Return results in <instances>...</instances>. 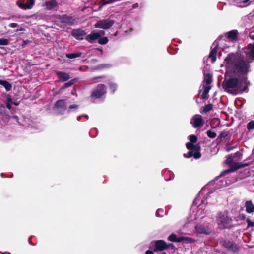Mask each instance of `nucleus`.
Wrapping results in <instances>:
<instances>
[{
    "mask_svg": "<svg viewBox=\"0 0 254 254\" xmlns=\"http://www.w3.org/2000/svg\"><path fill=\"white\" fill-rule=\"evenodd\" d=\"M223 65L226 69V76L242 77L240 81L236 77L225 79L222 85L224 90L233 95L245 91L249 84L245 77L250 71L249 63L237 54H230L225 59L221 66Z\"/></svg>",
    "mask_w": 254,
    "mask_h": 254,
    "instance_id": "1",
    "label": "nucleus"
},
{
    "mask_svg": "<svg viewBox=\"0 0 254 254\" xmlns=\"http://www.w3.org/2000/svg\"><path fill=\"white\" fill-rule=\"evenodd\" d=\"M216 222L221 229L228 228L232 222V220L227 214L225 213H219L216 216Z\"/></svg>",
    "mask_w": 254,
    "mask_h": 254,
    "instance_id": "2",
    "label": "nucleus"
},
{
    "mask_svg": "<svg viewBox=\"0 0 254 254\" xmlns=\"http://www.w3.org/2000/svg\"><path fill=\"white\" fill-rule=\"evenodd\" d=\"M116 16L112 14L109 18L106 19H102L98 21L95 24L94 27L96 28L108 29L111 27L115 22L114 18Z\"/></svg>",
    "mask_w": 254,
    "mask_h": 254,
    "instance_id": "3",
    "label": "nucleus"
},
{
    "mask_svg": "<svg viewBox=\"0 0 254 254\" xmlns=\"http://www.w3.org/2000/svg\"><path fill=\"white\" fill-rule=\"evenodd\" d=\"M190 124L195 128H200L203 126L204 121L201 115L196 114L191 118L190 120Z\"/></svg>",
    "mask_w": 254,
    "mask_h": 254,
    "instance_id": "4",
    "label": "nucleus"
},
{
    "mask_svg": "<svg viewBox=\"0 0 254 254\" xmlns=\"http://www.w3.org/2000/svg\"><path fill=\"white\" fill-rule=\"evenodd\" d=\"M242 154L239 152H237L234 155H230L227 158L226 163L230 166H233L235 165L236 166L237 162L241 159ZM237 167H236V169Z\"/></svg>",
    "mask_w": 254,
    "mask_h": 254,
    "instance_id": "5",
    "label": "nucleus"
},
{
    "mask_svg": "<svg viewBox=\"0 0 254 254\" xmlns=\"http://www.w3.org/2000/svg\"><path fill=\"white\" fill-rule=\"evenodd\" d=\"M105 34V32L102 30L99 31H92L90 34L85 37V39L90 43H93L96 40H98L101 35Z\"/></svg>",
    "mask_w": 254,
    "mask_h": 254,
    "instance_id": "6",
    "label": "nucleus"
},
{
    "mask_svg": "<svg viewBox=\"0 0 254 254\" xmlns=\"http://www.w3.org/2000/svg\"><path fill=\"white\" fill-rule=\"evenodd\" d=\"M205 200H202V203L199 204L198 206L197 207V211L194 214V218L195 219H197L198 218H203L205 214V209L206 205V203L205 202Z\"/></svg>",
    "mask_w": 254,
    "mask_h": 254,
    "instance_id": "7",
    "label": "nucleus"
},
{
    "mask_svg": "<svg viewBox=\"0 0 254 254\" xmlns=\"http://www.w3.org/2000/svg\"><path fill=\"white\" fill-rule=\"evenodd\" d=\"M106 93V86L102 84H99L93 91L92 96L95 98H99Z\"/></svg>",
    "mask_w": 254,
    "mask_h": 254,
    "instance_id": "8",
    "label": "nucleus"
},
{
    "mask_svg": "<svg viewBox=\"0 0 254 254\" xmlns=\"http://www.w3.org/2000/svg\"><path fill=\"white\" fill-rule=\"evenodd\" d=\"M218 40L215 41L212 45V50L210 52L209 57L211 58V61L212 63L215 62L216 60V53L217 51V48L219 45Z\"/></svg>",
    "mask_w": 254,
    "mask_h": 254,
    "instance_id": "9",
    "label": "nucleus"
},
{
    "mask_svg": "<svg viewBox=\"0 0 254 254\" xmlns=\"http://www.w3.org/2000/svg\"><path fill=\"white\" fill-rule=\"evenodd\" d=\"M72 35L77 40H82L86 35V32L84 30L77 29H74L71 32Z\"/></svg>",
    "mask_w": 254,
    "mask_h": 254,
    "instance_id": "10",
    "label": "nucleus"
},
{
    "mask_svg": "<svg viewBox=\"0 0 254 254\" xmlns=\"http://www.w3.org/2000/svg\"><path fill=\"white\" fill-rule=\"evenodd\" d=\"M55 108L56 109L59 113L64 111L66 109V101L64 100H59L55 104Z\"/></svg>",
    "mask_w": 254,
    "mask_h": 254,
    "instance_id": "11",
    "label": "nucleus"
},
{
    "mask_svg": "<svg viewBox=\"0 0 254 254\" xmlns=\"http://www.w3.org/2000/svg\"><path fill=\"white\" fill-rule=\"evenodd\" d=\"M35 3L34 0H27L26 3L17 2L18 6L22 9L26 10L31 9Z\"/></svg>",
    "mask_w": 254,
    "mask_h": 254,
    "instance_id": "12",
    "label": "nucleus"
},
{
    "mask_svg": "<svg viewBox=\"0 0 254 254\" xmlns=\"http://www.w3.org/2000/svg\"><path fill=\"white\" fill-rule=\"evenodd\" d=\"M168 248V246L163 240H158L155 242V250L162 251Z\"/></svg>",
    "mask_w": 254,
    "mask_h": 254,
    "instance_id": "13",
    "label": "nucleus"
},
{
    "mask_svg": "<svg viewBox=\"0 0 254 254\" xmlns=\"http://www.w3.org/2000/svg\"><path fill=\"white\" fill-rule=\"evenodd\" d=\"M223 246L226 248L231 250L232 251L235 252L238 250V246L233 244L229 241H225L223 243Z\"/></svg>",
    "mask_w": 254,
    "mask_h": 254,
    "instance_id": "14",
    "label": "nucleus"
},
{
    "mask_svg": "<svg viewBox=\"0 0 254 254\" xmlns=\"http://www.w3.org/2000/svg\"><path fill=\"white\" fill-rule=\"evenodd\" d=\"M59 19L62 22L68 24H72L75 21V19L72 17L66 15H63L60 16Z\"/></svg>",
    "mask_w": 254,
    "mask_h": 254,
    "instance_id": "15",
    "label": "nucleus"
},
{
    "mask_svg": "<svg viewBox=\"0 0 254 254\" xmlns=\"http://www.w3.org/2000/svg\"><path fill=\"white\" fill-rule=\"evenodd\" d=\"M196 231L200 234H208L210 232V229L207 227L201 225H197L195 226Z\"/></svg>",
    "mask_w": 254,
    "mask_h": 254,
    "instance_id": "16",
    "label": "nucleus"
},
{
    "mask_svg": "<svg viewBox=\"0 0 254 254\" xmlns=\"http://www.w3.org/2000/svg\"><path fill=\"white\" fill-rule=\"evenodd\" d=\"M246 211L248 213H254V204H253L251 200L246 201L245 203Z\"/></svg>",
    "mask_w": 254,
    "mask_h": 254,
    "instance_id": "17",
    "label": "nucleus"
},
{
    "mask_svg": "<svg viewBox=\"0 0 254 254\" xmlns=\"http://www.w3.org/2000/svg\"><path fill=\"white\" fill-rule=\"evenodd\" d=\"M56 74L62 82L67 81L70 78L69 75L65 72L59 71L57 72Z\"/></svg>",
    "mask_w": 254,
    "mask_h": 254,
    "instance_id": "18",
    "label": "nucleus"
},
{
    "mask_svg": "<svg viewBox=\"0 0 254 254\" xmlns=\"http://www.w3.org/2000/svg\"><path fill=\"white\" fill-rule=\"evenodd\" d=\"M238 31L232 30L227 33V38L232 41H236L237 39Z\"/></svg>",
    "mask_w": 254,
    "mask_h": 254,
    "instance_id": "19",
    "label": "nucleus"
},
{
    "mask_svg": "<svg viewBox=\"0 0 254 254\" xmlns=\"http://www.w3.org/2000/svg\"><path fill=\"white\" fill-rule=\"evenodd\" d=\"M43 5L47 9L50 10L56 6L57 2L55 0H52L45 2Z\"/></svg>",
    "mask_w": 254,
    "mask_h": 254,
    "instance_id": "20",
    "label": "nucleus"
},
{
    "mask_svg": "<svg viewBox=\"0 0 254 254\" xmlns=\"http://www.w3.org/2000/svg\"><path fill=\"white\" fill-rule=\"evenodd\" d=\"M237 3L240 4L239 6L244 7L250 4V2L252 1V0H233Z\"/></svg>",
    "mask_w": 254,
    "mask_h": 254,
    "instance_id": "21",
    "label": "nucleus"
},
{
    "mask_svg": "<svg viewBox=\"0 0 254 254\" xmlns=\"http://www.w3.org/2000/svg\"><path fill=\"white\" fill-rule=\"evenodd\" d=\"M0 84L2 85L7 91H9L11 89V85L7 81L0 80Z\"/></svg>",
    "mask_w": 254,
    "mask_h": 254,
    "instance_id": "22",
    "label": "nucleus"
},
{
    "mask_svg": "<svg viewBox=\"0 0 254 254\" xmlns=\"http://www.w3.org/2000/svg\"><path fill=\"white\" fill-rule=\"evenodd\" d=\"M181 237H177L176 235L175 234H171L168 238L169 241L174 242H181Z\"/></svg>",
    "mask_w": 254,
    "mask_h": 254,
    "instance_id": "23",
    "label": "nucleus"
},
{
    "mask_svg": "<svg viewBox=\"0 0 254 254\" xmlns=\"http://www.w3.org/2000/svg\"><path fill=\"white\" fill-rule=\"evenodd\" d=\"M181 242L184 241L186 243H192L195 241V240L191 238L188 237H181Z\"/></svg>",
    "mask_w": 254,
    "mask_h": 254,
    "instance_id": "24",
    "label": "nucleus"
},
{
    "mask_svg": "<svg viewBox=\"0 0 254 254\" xmlns=\"http://www.w3.org/2000/svg\"><path fill=\"white\" fill-rule=\"evenodd\" d=\"M82 55V53L80 52H78L77 53H70L67 54L66 57L69 59H73L75 58L80 57Z\"/></svg>",
    "mask_w": 254,
    "mask_h": 254,
    "instance_id": "25",
    "label": "nucleus"
},
{
    "mask_svg": "<svg viewBox=\"0 0 254 254\" xmlns=\"http://www.w3.org/2000/svg\"><path fill=\"white\" fill-rule=\"evenodd\" d=\"M204 84H210L212 82V77L210 74H208L204 76Z\"/></svg>",
    "mask_w": 254,
    "mask_h": 254,
    "instance_id": "26",
    "label": "nucleus"
},
{
    "mask_svg": "<svg viewBox=\"0 0 254 254\" xmlns=\"http://www.w3.org/2000/svg\"><path fill=\"white\" fill-rule=\"evenodd\" d=\"M108 39L107 37H101L98 39V43L101 45H104L108 42Z\"/></svg>",
    "mask_w": 254,
    "mask_h": 254,
    "instance_id": "27",
    "label": "nucleus"
},
{
    "mask_svg": "<svg viewBox=\"0 0 254 254\" xmlns=\"http://www.w3.org/2000/svg\"><path fill=\"white\" fill-rule=\"evenodd\" d=\"M186 147L188 149L195 150L196 149V146L194 145L193 143L188 142L186 143Z\"/></svg>",
    "mask_w": 254,
    "mask_h": 254,
    "instance_id": "28",
    "label": "nucleus"
},
{
    "mask_svg": "<svg viewBox=\"0 0 254 254\" xmlns=\"http://www.w3.org/2000/svg\"><path fill=\"white\" fill-rule=\"evenodd\" d=\"M110 89L112 90V93H114L117 88V84L114 82H110L109 84Z\"/></svg>",
    "mask_w": 254,
    "mask_h": 254,
    "instance_id": "29",
    "label": "nucleus"
},
{
    "mask_svg": "<svg viewBox=\"0 0 254 254\" xmlns=\"http://www.w3.org/2000/svg\"><path fill=\"white\" fill-rule=\"evenodd\" d=\"M212 108L213 105L212 104H208L204 107L202 112L204 113H207L211 111L212 109Z\"/></svg>",
    "mask_w": 254,
    "mask_h": 254,
    "instance_id": "30",
    "label": "nucleus"
},
{
    "mask_svg": "<svg viewBox=\"0 0 254 254\" xmlns=\"http://www.w3.org/2000/svg\"><path fill=\"white\" fill-rule=\"evenodd\" d=\"M9 41L7 39L1 38L0 39V45H8Z\"/></svg>",
    "mask_w": 254,
    "mask_h": 254,
    "instance_id": "31",
    "label": "nucleus"
},
{
    "mask_svg": "<svg viewBox=\"0 0 254 254\" xmlns=\"http://www.w3.org/2000/svg\"><path fill=\"white\" fill-rule=\"evenodd\" d=\"M207 136L211 138H214L216 136V133L214 132H212L211 130H208L207 131Z\"/></svg>",
    "mask_w": 254,
    "mask_h": 254,
    "instance_id": "32",
    "label": "nucleus"
},
{
    "mask_svg": "<svg viewBox=\"0 0 254 254\" xmlns=\"http://www.w3.org/2000/svg\"><path fill=\"white\" fill-rule=\"evenodd\" d=\"M12 103V99L10 97H8L6 98V107L8 109H11V104Z\"/></svg>",
    "mask_w": 254,
    "mask_h": 254,
    "instance_id": "33",
    "label": "nucleus"
},
{
    "mask_svg": "<svg viewBox=\"0 0 254 254\" xmlns=\"http://www.w3.org/2000/svg\"><path fill=\"white\" fill-rule=\"evenodd\" d=\"M78 105H77L76 104L71 105L69 107L68 112H70L76 110L78 109Z\"/></svg>",
    "mask_w": 254,
    "mask_h": 254,
    "instance_id": "34",
    "label": "nucleus"
},
{
    "mask_svg": "<svg viewBox=\"0 0 254 254\" xmlns=\"http://www.w3.org/2000/svg\"><path fill=\"white\" fill-rule=\"evenodd\" d=\"M203 91H204L205 92H209V90L211 89L210 85L204 84L203 85Z\"/></svg>",
    "mask_w": 254,
    "mask_h": 254,
    "instance_id": "35",
    "label": "nucleus"
},
{
    "mask_svg": "<svg viewBox=\"0 0 254 254\" xmlns=\"http://www.w3.org/2000/svg\"><path fill=\"white\" fill-rule=\"evenodd\" d=\"M247 128L249 130L254 129V121H251L247 124Z\"/></svg>",
    "mask_w": 254,
    "mask_h": 254,
    "instance_id": "36",
    "label": "nucleus"
},
{
    "mask_svg": "<svg viewBox=\"0 0 254 254\" xmlns=\"http://www.w3.org/2000/svg\"><path fill=\"white\" fill-rule=\"evenodd\" d=\"M189 139L191 143H195L197 141V137L194 135H191L189 136Z\"/></svg>",
    "mask_w": 254,
    "mask_h": 254,
    "instance_id": "37",
    "label": "nucleus"
},
{
    "mask_svg": "<svg viewBox=\"0 0 254 254\" xmlns=\"http://www.w3.org/2000/svg\"><path fill=\"white\" fill-rule=\"evenodd\" d=\"M75 81V79H73V80L69 81V82H68L67 83H65L64 84V87L65 88H67V87L70 86L71 85H73Z\"/></svg>",
    "mask_w": 254,
    "mask_h": 254,
    "instance_id": "38",
    "label": "nucleus"
},
{
    "mask_svg": "<svg viewBox=\"0 0 254 254\" xmlns=\"http://www.w3.org/2000/svg\"><path fill=\"white\" fill-rule=\"evenodd\" d=\"M184 156L185 158H190V157L193 156V151H189L187 153L184 154Z\"/></svg>",
    "mask_w": 254,
    "mask_h": 254,
    "instance_id": "39",
    "label": "nucleus"
},
{
    "mask_svg": "<svg viewBox=\"0 0 254 254\" xmlns=\"http://www.w3.org/2000/svg\"><path fill=\"white\" fill-rule=\"evenodd\" d=\"M193 156L195 159H198L201 157V154L199 152L197 151L193 154Z\"/></svg>",
    "mask_w": 254,
    "mask_h": 254,
    "instance_id": "40",
    "label": "nucleus"
},
{
    "mask_svg": "<svg viewBox=\"0 0 254 254\" xmlns=\"http://www.w3.org/2000/svg\"><path fill=\"white\" fill-rule=\"evenodd\" d=\"M247 222L248 223V227H253L254 226V223L249 219H247Z\"/></svg>",
    "mask_w": 254,
    "mask_h": 254,
    "instance_id": "41",
    "label": "nucleus"
},
{
    "mask_svg": "<svg viewBox=\"0 0 254 254\" xmlns=\"http://www.w3.org/2000/svg\"><path fill=\"white\" fill-rule=\"evenodd\" d=\"M106 0H102L101 2L100 3V6H99V9L100 10L102 7L105 5L106 4Z\"/></svg>",
    "mask_w": 254,
    "mask_h": 254,
    "instance_id": "42",
    "label": "nucleus"
},
{
    "mask_svg": "<svg viewBox=\"0 0 254 254\" xmlns=\"http://www.w3.org/2000/svg\"><path fill=\"white\" fill-rule=\"evenodd\" d=\"M208 92H205L204 91H203L202 94V99H206L207 98V94Z\"/></svg>",
    "mask_w": 254,
    "mask_h": 254,
    "instance_id": "43",
    "label": "nucleus"
},
{
    "mask_svg": "<svg viewBox=\"0 0 254 254\" xmlns=\"http://www.w3.org/2000/svg\"><path fill=\"white\" fill-rule=\"evenodd\" d=\"M197 201H198V199L197 198H196L194 201H193V204H192V208L194 209H195V206L197 205Z\"/></svg>",
    "mask_w": 254,
    "mask_h": 254,
    "instance_id": "44",
    "label": "nucleus"
},
{
    "mask_svg": "<svg viewBox=\"0 0 254 254\" xmlns=\"http://www.w3.org/2000/svg\"><path fill=\"white\" fill-rule=\"evenodd\" d=\"M161 211H163L162 210H161V209H158L156 212V216H162V214H160V212Z\"/></svg>",
    "mask_w": 254,
    "mask_h": 254,
    "instance_id": "45",
    "label": "nucleus"
},
{
    "mask_svg": "<svg viewBox=\"0 0 254 254\" xmlns=\"http://www.w3.org/2000/svg\"><path fill=\"white\" fill-rule=\"evenodd\" d=\"M13 118L14 119H15V120H16V121H17V122H18L20 124H21V125H23V126H25V124H23V123H21V122H20V121H19V120H18V117H17V116H13Z\"/></svg>",
    "mask_w": 254,
    "mask_h": 254,
    "instance_id": "46",
    "label": "nucleus"
},
{
    "mask_svg": "<svg viewBox=\"0 0 254 254\" xmlns=\"http://www.w3.org/2000/svg\"><path fill=\"white\" fill-rule=\"evenodd\" d=\"M17 26H18V24L17 23H11L9 25V26L11 28H15V27H17Z\"/></svg>",
    "mask_w": 254,
    "mask_h": 254,
    "instance_id": "47",
    "label": "nucleus"
},
{
    "mask_svg": "<svg viewBox=\"0 0 254 254\" xmlns=\"http://www.w3.org/2000/svg\"><path fill=\"white\" fill-rule=\"evenodd\" d=\"M110 65L109 64H103L100 66V68H105V67H109Z\"/></svg>",
    "mask_w": 254,
    "mask_h": 254,
    "instance_id": "48",
    "label": "nucleus"
},
{
    "mask_svg": "<svg viewBox=\"0 0 254 254\" xmlns=\"http://www.w3.org/2000/svg\"><path fill=\"white\" fill-rule=\"evenodd\" d=\"M83 116H85V117H86V118H88V115H84V116H78V117H77V120L78 121H79V120H80V119H81V117H83Z\"/></svg>",
    "mask_w": 254,
    "mask_h": 254,
    "instance_id": "49",
    "label": "nucleus"
},
{
    "mask_svg": "<svg viewBox=\"0 0 254 254\" xmlns=\"http://www.w3.org/2000/svg\"><path fill=\"white\" fill-rule=\"evenodd\" d=\"M146 254H153V252L150 250H147L146 252Z\"/></svg>",
    "mask_w": 254,
    "mask_h": 254,
    "instance_id": "50",
    "label": "nucleus"
},
{
    "mask_svg": "<svg viewBox=\"0 0 254 254\" xmlns=\"http://www.w3.org/2000/svg\"><path fill=\"white\" fill-rule=\"evenodd\" d=\"M133 8H136L137 7H138V3H135L133 5Z\"/></svg>",
    "mask_w": 254,
    "mask_h": 254,
    "instance_id": "51",
    "label": "nucleus"
},
{
    "mask_svg": "<svg viewBox=\"0 0 254 254\" xmlns=\"http://www.w3.org/2000/svg\"><path fill=\"white\" fill-rule=\"evenodd\" d=\"M231 171H232V170H225V171H224L223 172V174H226V173H228V172H231Z\"/></svg>",
    "mask_w": 254,
    "mask_h": 254,
    "instance_id": "52",
    "label": "nucleus"
},
{
    "mask_svg": "<svg viewBox=\"0 0 254 254\" xmlns=\"http://www.w3.org/2000/svg\"><path fill=\"white\" fill-rule=\"evenodd\" d=\"M116 0H109V3H112L113 2L116 1Z\"/></svg>",
    "mask_w": 254,
    "mask_h": 254,
    "instance_id": "53",
    "label": "nucleus"
},
{
    "mask_svg": "<svg viewBox=\"0 0 254 254\" xmlns=\"http://www.w3.org/2000/svg\"><path fill=\"white\" fill-rule=\"evenodd\" d=\"M167 245L168 246V248L170 247H174V245L172 244H167Z\"/></svg>",
    "mask_w": 254,
    "mask_h": 254,
    "instance_id": "54",
    "label": "nucleus"
},
{
    "mask_svg": "<svg viewBox=\"0 0 254 254\" xmlns=\"http://www.w3.org/2000/svg\"><path fill=\"white\" fill-rule=\"evenodd\" d=\"M13 104H14L16 106H17V105H19V103H16V102H13Z\"/></svg>",
    "mask_w": 254,
    "mask_h": 254,
    "instance_id": "55",
    "label": "nucleus"
},
{
    "mask_svg": "<svg viewBox=\"0 0 254 254\" xmlns=\"http://www.w3.org/2000/svg\"><path fill=\"white\" fill-rule=\"evenodd\" d=\"M2 254H10V253L9 252H5V253H3Z\"/></svg>",
    "mask_w": 254,
    "mask_h": 254,
    "instance_id": "56",
    "label": "nucleus"
},
{
    "mask_svg": "<svg viewBox=\"0 0 254 254\" xmlns=\"http://www.w3.org/2000/svg\"><path fill=\"white\" fill-rule=\"evenodd\" d=\"M106 2V4H110V3H109V0H108V1H106V2Z\"/></svg>",
    "mask_w": 254,
    "mask_h": 254,
    "instance_id": "57",
    "label": "nucleus"
},
{
    "mask_svg": "<svg viewBox=\"0 0 254 254\" xmlns=\"http://www.w3.org/2000/svg\"><path fill=\"white\" fill-rule=\"evenodd\" d=\"M231 149L230 148H227V151L228 152H229V151H230L231 150Z\"/></svg>",
    "mask_w": 254,
    "mask_h": 254,
    "instance_id": "58",
    "label": "nucleus"
},
{
    "mask_svg": "<svg viewBox=\"0 0 254 254\" xmlns=\"http://www.w3.org/2000/svg\"><path fill=\"white\" fill-rule=\"evenodd\" d=\"M102 78V77H96V78H94L93 80L98 79V78Z\"/></svg>",
    "mask_w": 254,
    "mask_h": 254,
    "instance_id": "59",
    "label": "nucleus"
},
{
    "mask_svg": "<svg viewBox=\"0 0 254 254\" xmlns=\"http://www.w3.org/2000/svg\"><path fill=\"white\" fill-rule=\"evenodd\" d=\"M99 51H100L101 53L103 52V50L102 49H98Z\"/></svg>",
    "mask_w": 254,
    "mask_h": 254,
    "instance_id": "60",
    "label": "nucleus"
},
{
    "mask_svg": "<svg viewBox=\"0 0 254 254\" xmlns=\"http://www.w3.org/2000/svg\"><path fill=\"white\" fill-rule=\"evenodd\" d=\"M23 42H24V45H26V43H26V42L25 41H23Z\"/></svg>",
    "mask_w": 254,
    "mask_h": 254,
    "instance_id": "61",
    "label": "nucleus"
},
{
    "mask_svg": "<svg viewBox=\"0 0 254 254\" xmlns=\"http://www.w3.org/2000/svg\"><path fill=\"white\" fill-rule=\"evenodd\" d=\"M216 121H217V122H219V121H218V120H216Z\"/></svg>",
    "mask_w": 254,
    "mask_h": 254,
    "instance_id": "62",
    "label": "nucleus"
},
{
    "mask_svg": "<svg viewBox=\"0 0 254 254\" xmlns=\"http://www.w3.org/2000/svg\"><path fill=\"white\" fill-rule=\"evenodd\" d=\"M188 225V224H186V225H185V227L187 226V225Z\"/></svg>",
    "mask_w": 254,
    "mask_h": 254,
    "instance_id": "63",
    "label": "nucleus"
}]
</instances>
